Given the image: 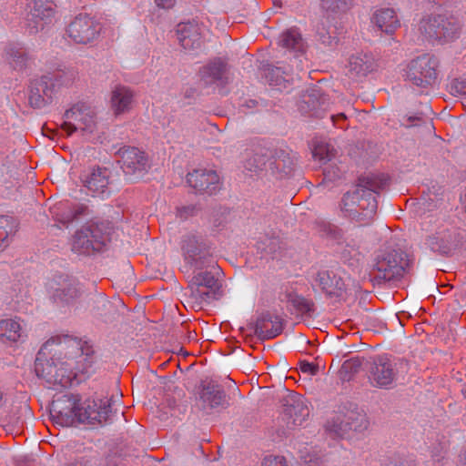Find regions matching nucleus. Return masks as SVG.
I'll return each instance as SVG.
<instances>
[{"label": "nucleus", "mask_w": 466, "mask_h": 466, "mask_svg": "<svg viewBox=\"0 0 466 466\" xmlns=\"http://www.w3.org/2000/svg\"><path fill=\"white\" fill-rule=\"evenodd\" d=\"M288 301L298 312L301 314L309 313L314 307L312 301L297 294H289Z\"/></svg>", "instance_id": "nucleus-41"}, {"label": "nucleus", "mask_w": 466, "mask_h": 466, "mask_svg": "<svg viewBox=\"0 0 466 466\" xmlns=\"http://www.w3.org/2000/svg\"><path fill=\"white\" fill-rule=\"evenodd\" d=\"M81 354H84L81 339L69 336H57L49 339L41 347L36 359L39 358L40 362L46 368L47 363L53 364L55 362V364H57L59 361L72 363Z\"/></svg>", "instance_id": "nucleus-5"}, {"label": "nucleus", "mask_w": 466, "mask_h": 466, "mask_svg": "<svg viewBox=\"0 0 466 466\" xmlns=\"http://www.w3.org/2000/svg\"><path fill=\"white\" fill-rule=\"evenodd\" d=\"M92 358L88 353L81 354L72 363L67 361H59L57 364L47 363L46 368L38 358L35 363V370L36 375L45 379L48 383L66 388L71 386L74 381L79 383L88 377L92 372Z\"/></svg>", "instance_id": "nucleus-2"}, {"label": "nucleus", "mask_w": 466, "mask_h": 466, "mask_svg": "<svg viewBox=\"0 0 466 466\" xmlns=\"http://www.w3.org/2000/svg\"><path fill=\"white\" fill-rule=\"evenodd\" d=\"M372 22L381 32L389 35H392L400 27V22L392 8L377 10L373 15Z\"/></svg>", "instance_id": "nucleus-31"}, {"label": "nucleus", "mask_w": 466, "mask_h": 466, "mask_svg": "<svg viewBox=\"0 0 466 466\" xmlns=\"http://www.w3.org/2000/svg\"><path fill=\"white\" fill-rule=\"evenodd\" d=\"M200 399L209 408L223 407L227 402L222 387L212 380L203 383Z\"/></svg>", "instance_id": "nucleus-32"}, {"label": "nucleus", "mask_w": 466, "mask_h": 466, "mask_svg": "<svg viewBox=\"0 0 466 466\" xmlns=\"http://www.w3.org/2000/svg\"><path fill=\"white\" fill-rule=\"evenodd\" d=\"M313 157L320 161L330 160L335 156V150L329 144L320 141L315 144Z\"/></svg>", "instance_id": "nucleus-42"}, {"label": "nucleus", "mask_w": 466, "mask_h": 466, "mask_svg": "<svg viewBox=\"0 0 466 466\" xmlns=\"http://www.w3.org/2000/svg\"><path fill=\"white\" fill-rule=\"evenodd\" d=\"M102 25L87 14H79L67 25L66 38L76 45H93L101 34Z\"/></svg>", "instance_id": "nucleus-8"}, {"label": "nucleus", "mask_w": 466, "mask_h": 466, "mask_svg": "<svg viewBox=\"0 0 466 466\" xmlns=\"http://www.w3.org/2000/svg\"><path fill=\"white\" fill-rule=\"evenodd\" d=\"M248 329L259 339L265 340L279 336L283 330V324L281 319L277 316L263 315L255 324H250Z\"/></svg>", "instance_id": "nucleus-24"}, {"label": "nucleus", "mask_w": 466, "mask_h": 466, "mask_svg": "<svg viewBox=\"0 0 466 466\" xmlns=\"http://www.w3.org/2000/svg\"><path fill=\"white\" fill-rule=\"evenodd\" d=\"M240 330H241V332H242L243 334H245V332H246V329L241 328V329H240Z\"/></svg>", "instance_id": "nucleus-55"}, {"label": "nucleus", "mask_w": 466, "mask_h": 466, "mask_svg": "<svg viewBox=\"0 0 466 466\" xmlns=\"http://www.w3.org/2000/svg\"><path fill=\"white\" fill-rule=\"evenodd\" d=\"M460 243V235L450 223L440 222L434 231L428 236L426 244L434 252L448 255L455 250Z\"/></svg>", "instance_id": "nucleus-15"}, {"label": "nucleus", "mask_w": 466, "mask_h": 466, "mask_svg": "<svg viewBox=\"0 0 466 466\" xmlns=\"http://www.w3.org/2000/svg\"><path fill=\"white\" fill-rule=\"evenodd\" d=\"M325 97L320 96L316 90L303 96V103L308 105L309 111H312L313 115L318 116V106L323 104Z\"/></svg>", "instance_id": "nucleus-44"}, {"label": "nucleus", "mask_w": 466, "mask_h": 466, "mask_svg": "<svg viewBox=\"0 0 466 466\" xmlns=\"http://www.w3.org/2000/svg\"><path fill=\"white\" fill-rule=\"evenodd\" d=\"M295 165L296 159L291 150L278 148L269 162V168L272 174L277 175L279 178H283L292 173Z\"/></svg>", "instance_id": "nucleus-28"}, {"label": "nucleus", "mask_w": 466, "mask_h": 466, "mask_svg": "<svg viewBox=\"0 0 466 466\" xmlns=\"http://www.w3.org/2000/svg\"><path fill=\"white\" fill-rule=\"evenodd\" d=\"M187 181L190 187L201 193L213 194L219 187V177L215 170L198 168L188 173Z\"/></svg>", "instance_id": "nucleus-21"}, {"label": "nucleus", "mask_w": 466, "mask_h": 466, "mask_svg": "<svg viewBox=\"0 0 466 466\" xmlns=\"http://www.w3.org/2000/svg\"><path fill=\"white\" fill-rule=\"evenodd\" d=\"M464 396H465V398H466V390L464 391Z\"/></svg>", "instance_id": "nucleus-56"}, {"label": "nucleus", "mask_w": 466, "mask_h": 466, "mask_svg": "<svg viewBox=\"0 0 466 466\" xmlns=\"http://www.w3.org/2000/svg\"><path fill=\"white\" fill-rule=\"evenodd\" d=\"M268 158L263 153H255L251 157L248 158L245 167L249 171L257 172L265 168Z\"/></svg>", "instance_id": "nucleus-43"}, {"label": "nucleus", "mask_w": 466, "mask_h": 466, "mask_svg": "<svg viewBox=\"0 0 466 466\" xmlns=\"http://www.w3.org/2000/svg\"><path fill=\"white\" fill-rule=\"evenodd\" d=\"M76 71L73 68L57 69L47 75L51 83L56 86H69L76 78Z\"/></svg>", "instance_id": "nucleus-40"}, {"label": "nucleus", "mask_w": 466, "mask_h": 466, "mask_svg": "<svg viewBox=\"0 0 466 466\" xmlns=\"http://www.w3.org/2000/svg\"><path fill=\"white\" fill-rule=\"evenodd\" d=\"M157 6L162 8H171L174 5L176 0H155Z\"/></svg>", "instance_id": "nucleus-53"}, {"label": "nucleus", "mask_w": 466, "mask_h": 466, "mask_svg": "<svg viewBox=\"0 0 466 466\" xmlns=\"http://www.w3.org/2000/svg\"><path fill=\"white\" fill-rule=\"evenodd\" d=\"M316 281L321 289L329 295L339 296L344 289L342 279L330 270L319 271L317 275Z\"/></svg>", "instance_id": "nucleus-35"}, {"label": "nucleus", "mask_w": 466, "mask_h": 466, "mask_svg": "<svg viewBox=\"0 0 466 466\" xmlns=\"http://www.w3.org/2000/svg\"><path fill=\"white\" fill-rule=\"evenodd\" d=\"M107 241V236L97 224H91L78 230L74 236L72 250L75 253L89 256L101 252Z\"/></svg>", "instance_id": "nucleus-12"}, {"label": "nucleus", "mask_w": 466, "mask_h": 466, "mask_svg": "<svg viewBox=\"0 0 466 466\" xmlns=\"http://www.w3.org/2000/svg\"><path fill=\"white\" fill-rule=\"evenodd\" d=\"M227 71V64L223 60L214 59L200 69V80L205 86L224 85L228 80Z\"/></svg>", "instance_id": "nucleus-29"}, {"label": "nucleus", "mask_w": 466, "mask_h": 466, "mask_svg": "<svg viewBox=\"0 0 466 466\" xmlns=\"http://www.w3.org/2000/svg\"><path fill=\"white\" fill-rule=\"evenodd\" d=\"M98 459L90 456H82L75 459L69 462L66 466H98Z\"/></svg>", "instance_id": "nucleus-46"}, {"label": "nucleus", "mask_w": 466, "mask_h": 466, "mask_svg": "<svg viewBox=\"0 0 466 466\" xmlns=\"http://www.w3.org/2000/svg\"><path fill=\"white\" fill-rule=\"evenodd\" d=\"M309 415V410L301 398L287 400L281 420L286 422L287 428L301 425Z\"/></svg>", "instance_id": "nucleus-25"}, {"label": "nucleus", "mask_w": 466, "mask_h": 466, "mask_svg": "<svg viewBox=\"0 0 466 466\" xmlns=\"http://www.w3.org/2000/svg\"><path fill=\"white\" fill-rule=\"evenodd\" d=\"M109 170L96 167L83 177V183L94 194L104 193L109 184Z\"/></svg>", "instance_id": "nucleus-33"}, {"label": "nucleus", "mask_w": 466, "mask_h": 466, "mask_svg": "<svg viewBox=\"0 0 466 466\" xmlns=\"http://www.w3.org/2000/svg\"><path fill=\"white\" fill-rule=\"evenodd\" d=\"M5 59L15 70H22L26 67L29 56L19 44H10L5 48Z\"/></svg>", "instance_id": "nucleus-36"}, {"label": "nucleus", "mask_w": 466, "mask_h": 466, "mask_svg": "<svg viewBox=\"0 0 466 466\" xmlns=\"http://www.w3.org/2000/svg\"><path fill=\"white\" fill-rule=\"evenodd\" d=\"M331 120L335 127H339V128H344L345 126L343 125V123L347 120V116L344 113H339V114L331 116Z\"/></svg>", "instance_id": "nucleus-51"}, {"label": "nucleus", "mask_w": 466, "mask_h": 466, "mask_svg": "<svg viewBox=\"0 0 466 466\" xmlns=\"http://www.w3.org/2000/svg\"><path fill=\"white\" fill-rule=\"evenodd\" d=\"M341 258L352 268H357L361 258L358 244L353 240H346L345 244L339 243Z\"/></svg>", "instance_id": "nucleus-37"}, {"label": "nucleus", "mask_w": 466, "mask_h": 466, "mask_svg": "<svg viewBox=\"0 0 466 466\" xmlns=\"http://www.w3.org/2000/svg\"><path fill=\"white\" fill-rule=\"evenodd\" d=\"M305 466H321L320 458L315 455H309L304 458Z\"/></svg>", "instance_id": "nucleus-52"}, {"label": "nucleus", "mask_w": 466, "mask_h": 466, "mask_svg": "<svg viewBox=\"0 0 466 466\" xmlns=\"http://www.w3.org/2000/svg\"><path fill=\"white\" fill-rule=\"evenodd\" d=\"M452 95H466V78H456L450 86Z\"/></svg>", "instance_id": "nucleus-47"}, {"label": "nucleus", "mask_w": 466, "mask_h": 466, "mask_svg": "<svg viewBox=\"0 0 466 466\" xmlns=\"http://www.w3.org/2000/svg\"><path fill=\"white\" fill-rule=\"evenodd\" d=\"M461 461L463 463L464 466H466V446L463 452L461 455Z\"/></svg>", "instance_id": "nucleus-54"}, {"label": "nucleus", "mask_w": 466, "mask_h": 466, "mask_svg": "<svg viewBox=\"0 0 466 466\" xmlns=\"http://www.w3.org/2000/svg\"><path fill=\"white\" fill-rule=\"evenodd\" d=\"M196 208L194 206L181 207L177 208V216L182 219H187L188 217L195 215Z\"/></svg>", "instance_id": "nucleus-50"}, {"label": "nucleus", "mask_w": 466, "mask_h": 466, "mask_svg": "<svg viewBox=\"0 0 466 466\" xmlns=\"http://www.w3.org/2000/svg\"><path fill=\"white\" fill-rule=\"evenodd\" d=\"M25 336V331L19 319H4L0 320V341L3 343H15Z\"/></svg>", "instance_id": "nucleus-34"}, {"label": "nucleus", "mask_w": 466, "mask_h": 466, "mask_svg": "<svg viewBox=\"0 0 466 466\" xmlns=\"http://www.w3.org/2000/svg\"><path fill=\"white\" fill-rule=\"evenodd\" d=\"M135 103V92L129 86L116 85L111 90L110 108L115 116L130 112Z\"/></svg>", "instance_id": "nucleus-23"}, {"label": "nucleus", "mask_w": 466, "mask_h": 466, "mask_svg": "<svg viewBox=\"0 0 466 466\" xmlns=\"http://www.w3.org/2000/svg\"><path fill=\"white\" fill-rule=\"evenodd\" d=\"M53 218L63 225H67L80 216L87 214L88 208L84 204L72 205L68 201H60L50 208Z\"/></svg>", "instance_id": "nucleus-26"}, {"label": "nucleus", "mask_w": 466, "mask_h": 466, "mask_svg": "<svg viewBox=\"0 0 466 466\" xmlns=\"http://www.w3.org/2000/svg\"><path fill=\"white\" fill-rule=\"evenodd\" d=\"M299 369L301 372L309 375H315L319 370V367L317 365L308 362L306 360L299 362Z\"/></svg>", "instance_id": "nucleus-49"}, {"label": "nucleus", "mask_w": 466, "mask_h": 466, "mask_svg": "<svg viewBox=\"0 0 466 466\" xmlns=\"http://www.w3.org/2000/svg\"><path fill=\"white\" fill-rule=\"evenodd\" d=\"M56 13V5L50 0H34L26 17L30 34H35L51 24Z\"/></svg>", "instance_id": "nucleus-16"}, {"label": "nucleus", "mask_w": 466, "mask_h": 466, "mask_svg": "<svg viewBox=\"0 0 466 466\" xmlns=\"http://www.w3.org/2000/svg\"><path fill=\"white\" fill-rule=\"evenodd\" d=\"M47 290L52 302L62 307L75 305L83 295L79 281L65 274L54 276L47 282Z\"/></svg>", "instance_id": "nucleus-7"}, {"label": "nucleus", "mask_w": 466, "mask_h": 466, "mask_svg": "<svg viewBox=\"0 0 466 466\" xmlns=\"http://www.w3.org/2000/svg\"><path fill=\"white\" fill-rule=\"evenodd\" d=\"M368 426V421L365 414L350 412L345 416V420H340L339 422H334L333 424H329V430L333 431L336 435L339 437H343L349 431H361L366 429Z\"/></svg>", "instance_id": "nucleus-30"}, {"label": "nucleus", "mask_w": 466, "mask_h": 466, "mask_svg": "<svg viewBox=\"0 0 466 466\" xmlns=\"http://www.w3.org/2000/svg\"><path fill=\"white\" fill-rule=\"evenodd\" d=\"M418 32L423 41L442 46L461 36L462 23L451 14H427L420 19Z\"/></svg>", "instance_id": "nucleus-3"}, {"label": "nucleus", "mask_w": 466, "mask_h": 466, "mask_svg": "<svg viewBox=\"0 0 466 466\" xmlns=\"http://www.w3.org/2000/svg\"><path fill=\"white\" fill-rule=\"evenodd\" d=\"M280 44L283 47L295 52L302 53L304 51V41L300 33L295 28L288 29L282 33Z\"/></svg>", "instance_id": "nucleus-38"}, {"label": "nucleus", "mask_w": 466, "mask_h": 466, "mask_svg": "<svg viewBox=\"0 0 466 466\" xmlns=\"http://www.w3.org/2000/svg\"><path fill=\"white\" fill-rule=\"evenodd\" d=\"M17 224L13 217H0V250L9 244L10 237L16 231Z\"/></svg>", "instance_id": "nucleus-39"}, {"label": "nucleus", "mask_w": 466, "mask_h": 466, "mask_svg": "<svg viewBox=\"0 0 466 466\" xmlns=\"http://www.w3.org/2000/svg\"><path fill=\"white\" fill-rule=\"evenodd\" d=\"M387 185L383 176H366L360 178V184L352 192H348L341 200V211L345 217L360 226L370 224L377 212V200L373 193L382 190Z\"/></svg>", "instance_id": "nucleus-1"}, {"label": "nucleus", "mask_w": 466, "mask_h": 466, "mask_svg": "<svg viewBox=\"0 0 466 466\" xmlns=\"http://www.w3.org/2000/svg\"><path fill=\"white\" fill-rule=\"evenodd\" d=\"M204 29L203 25L196 21L179 23L177 35L181 46L188 50L199 48L203 43Z\"/></svg>", "instance_id": "nucleus-22"}, {"label": "nucleus", "mask_w": 466, "mask_h": 466, "mask_svg": "<svg viewBox=\"0 0 466 466\" xmlns=\"http://www.w3.org/2000/svg\"><path fill=\"white\" fill-rule=\"evenodd\" d=\"M111 413V406L108 400H86L80 401L79 423L96 425L107 420Z\"/></svg>", "instance_id": "nucleus-17"}, {"label": "nucleus", "mask_w": 466, "mask_h": 466, "mask_svg": "<svg viewBox=\"0 0 466 466\" xmlns=\"http://www.w3.org/2000/svg\"><path fill=\"white\" fill-rule=\"evenodd\" d=\"M438 67L439 60L435 56L423 54L409 63L406 77L412 85L428 88L437 81Z\"/></svg>", "instance_id": "nucleus-9"}, {"label": "nucleus", "mask_w": 466, "mask_h": 466, "mask_svg": "<svg viewBox=\"0 0 466 466\" xmlns=\"http://www.w3.org/2000/svg\"><path fill=\"white\" fill-rule=\"evenodd\" d=\"M80 400L78 394L66 392L56 395L50 405V416L54 423L62 427L79 424Z\"/></svg>", "instance_id": "nucleus-10"}, {"label": "nucleus", "mask_w": 466, "mask_h": 466, "mask_svg": "<svg viewBox=\"0 0 466 466\" xmlns=\"http://www.w3.org/2000/svg\"><path fill=\"white\" fill-rule=\"evenodd\" d=\"M378 66V62L371 54H356L349 58L346 75L349 78L359 81L376 71Z\"/></svg>", "instance_id": "nucleus-19"}, {"label": "nucleus", "mask_w": 466, "mask_h": 466, "mask_svg": "<svg viewBox=\"0 0 466 466\" xmlns=\"http://www.w3.org/2000/svg\"><path fill=\"white\" fill-rule=\"evenodd\" d=\"M66 121L61 128L71 136L80 130L83 133L92 134L96 129V113L89 105L79 102L65 112Z\"/></svg>", "instance_id": "nucleus-11"}, {"label": "nucleus", "mask_w": 466, "mask_h": 466, "mask_svg": "<svg viewBox=\"0 0 466 466\" xmlns=\"http://www.w3.org/2000/svg\"><path fill=\"white\" fill-rule=\"evenodd\" d=\"M55 94V83L48 76L35 79L30 84L28 101L32 107L42 108L52 101Z\"/></svg>", "instance_id": "nucleus-20"}, {"label": "nucleus", "mask_w": 466, "mask_h": 466, "mask_svg": "<svg viewBox=\"0 0 466 466\" xmlns=\"http://www.w3.org/2000/svg\"><path fill=\"white\" fill-rule=\"evenodd\" d=\"M181 249L185 255V258L197 268L204 266H210L214 263L210 244L201 236L195 234H187L183 237L181 242Z\"/></svg>", "instance_id": "nucleus-13"}, {"label": "nucleus", "mask_w": 466, "mask_h": 466, "mask_svg": "<svg viewBox=\"0 0 466 466\" xmlns=\"http://www.w3.org/2000/svg\"><path fill=\"white\" fill-rule=\"evenodd\" d=\"M260 466H289L284 456L280 455H268L266 456Z\"/></svg>", "instance_id": "nucleus-45"}, {"label": "nucleus", "mask_w": 466, "mask_h": 466, "mask_svg": "<svg viewBox=\"0 0 466 466\" xmlns=\"http://www.w3.org/2000/svg\"><path fill=\"white\" fill-rule=\"evenodd\" d=\"M213 263L210 266H204L197 268L194 275L188 282V293L186 295V303L194 310H200L208 305L212 299L217 298L220 289L218 279L215 277L212 270Z\"/></svg>", "instance_id": "nucleus-4"}, {"label": "nucleus", "mask_w": 466, "mask_h": 466, "mask_svg": "<svg viewBox=\"0 0 466 466\" xmlns=\"http://www.w3.org/2000/svg\"><path fill=\"white\" fill-rule=\"evenodd\" d=\"M356 0H319V9L329 22L341 18L351 11Z\"/></svg>", "instance_id": "nucleus-27"}, {"label": "nucleus", "mask_w": 466, "mask_h": 466, "mask_svg": "<svg viewBox=\"0 0 466 466\" xmlns=\"http://www.w3.org/2000/svg\"><path fill=\"white\" fill-rule=\"evenodd\" d=\"M410 260L400 249H387L377 257L373 267V279L378 284L397 279L409 272Z\"/></svg>", "instance_id": "nucleus-6"}, {"label": "nucleus", "mask_w": 466, "mask_h": 466, "mask_svg": "<svg viewBox=\"0 0 466 466\" xmlns=\"http://www.w3.org/2000/svg\"><path fill=\"white\" fill-rule=\"evenodd\" d=\"M116 156L120 167L127 175L142 172L147 167L146 153L136 147H122L116 151Z\"/></svg>", "instance_id": "nucleus-18"}, {"label": "nucleus", "mask_w": 466, "mask_h": 466, "mask_svg": "<svg viewBox=\"0 0 466 466\" xmlns=\"http://www.w3.org/2000/svg\"><path fill=\"white\" fill-rule=\"evenodd\" d=\"M360 361L359 359H350L342 364V370L346 372H357L360 368Z\"/></svg>", "instance_id": "nucleus-48"}, {"label": "nucleus", "mask_w": 466, "mask_h": 466, "mask_svg": "<svg viewBox=\"0 0 466 466\" xmlns=\"http://www.w3.org/2000/svg\"><path fill=\"white\" fill-rule=\"evenodd\" d=\"M398 377L395 362L386 355L373 358L368 369V380L372 387L390 389Z\"/></svg>", "instance_id": "nucleus-14"}]
</instances>
